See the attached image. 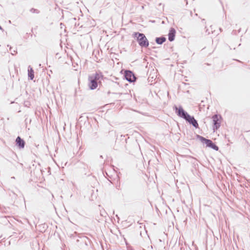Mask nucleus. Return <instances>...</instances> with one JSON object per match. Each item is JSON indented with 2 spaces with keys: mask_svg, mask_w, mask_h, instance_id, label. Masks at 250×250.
<instances>
[{
  "mask_svg": "<svg viewBox=\"0 0 250 250\" xmlns=\"http://www.w3.org/2000/svg\"><path fill=\"white\" fill-rule=\"evenodd\" d=\"M133 37L137 38V41L142 47H146L149 45V42L145 35L143 33L135 32Z\"/></svg>",
  "mask_w": 250,
  "mask_h": 250,
  "instance_id": "f257e3e1",
  "label": "nucleus"
},
{
  "mask_svg": "<svg viewBox=\"0 0 250 250\" xmlns=\"http://www.w3.org/2000/svg\"><path fill=\"white\" fill-rule=\"evenodd\" d=\"M197 137L203 143L206 144L207 146L215 150H218V147L216 145H215L212 141L207 139L200 135H197Z\"/></svg>",
  "mask_w": 250,
  "mask_h": 250,
  "instance_id": "f03ea898",
  "label": "nucleus"
},
{
  "mask_svg": "<svg viewBox=\"0 0 250 250\" xmlns=\"http://www.w3.org/2000/svg\"><path fill=\"white\" fill-rule=\"evenodd\" d=\"M176 112L177 113V115L181 117L184 118V119H186L187 117L188 116V114L186 112L183 108L182 107H180L179 108H178L177 107H175Z\"/></svg>",
  "mask_w": 250,
  "mask_h": 250,
  "instance_id": "7ed1b4c3",
  "label": "nucleus"
},
{
  "mask_svg": "<svg viewBox=\"0 0 250 250\" xmlns=\"http://www.w3.org/2000/svg\"><path fill=\"white\" fill-rule=\"evenodd\" d=\"M212 118L213 123V129L214 131L215 129L217 130L220 126L221 122L219 121L220 117H219L218 115L216 114L213 115Z\"/></svg>",
  "mask_w": 250,
  "mask_h": 250,
  "instance_id": "20e7f679",
  "label": "nucleus"
},
{
  "mask_svg": "<svg viewBox=\"0 0 250 250\" xmlns=\"http://www.w3.org/2000/svg\"><path fill=\"white\" fill-rule=\"evenodd\" d=\"M125 79L129 82H133L135 80V77L134 74L129 70H126L125 71Z\"/></svg>",
  "mask_w": 250,
  "mask_h": 250,
  "instance_id": "39448f33",
  "label": "nucleus"
},
{
  "mask_svg": "<svg viewBox=\"0 0 250 250\" xmlns=\"http://www.w3.org/2000/svg\"><path fill=\"white\" fill-rule=\"evenodd\" d=\"M88 81L89 82L88 83V86L89 88L91 90H94L96 89L98 86V83L97 81L93 79L92 78L90 77H88Z\"/></svg>",
  "mask_w": 250,
  "mask_h": 250,
  "instance_id": "423d86ee",
  "label": "nucleus"
},
{
  "mask_svg": "<svg viewBox=\"0 0 250 250\" xmlns=\"http://www.w3.org/2000/svg\"><path fill=\"white\" fill-rule=\"evenodd\" d=\"M185 120L190 124H191L194 127L196 128L198 127V123L193 116H191L188 115Z\"/></svg>",
  "mask_w": 250,
  "mask_h": 250,
  "instance_id": "0eeeda50",
  "label": "nucleus"
},
{
  "mask_svg": "<svg viewBox=\"0 0 250 250\" xmlns=\"http://www.w3.org/2000/svg\"><path fill=\"white\" fill-rule=\"evenodd\" d=\"M176 34V30L173 28H171L168 33V40L170 42H172L174 40Z\"/></svg>",
  "mask_w": 250,
  "mask_h": 250,
  "instance_id": "6e6552de",
  "label": "nucleus"
},
{
  "mask_svg": "<svg viewBox=\"0 0 250 250\" xmlns=\"http://www.w3.org/2000/svg\"><path fill=\"white\" fill-rule=\"evenodd\" d=\"M17 145L20 147L23 148L25 146V142L20 137L18 136L16 140Z\"/></svg>",
  "mask_w": 250,
  "mask_h": 250,
  "instance_id": "1a4fd4ad",
  "label": "nucleus"
},
{
  "mask_svg": "<svg viewBox=\"0 0 250 250\" xmlns=\"http://www.w3.org/2000/svg\"><path fill=\"white\" fill-rule=\"evenodd\" d=\"M28 76L29 78L31 80H32L34 78V72L30 66H29L28 68Z\"/></svg>",
  "mask_w": 250,
  "mask_h": 250,
  "instance_id": "9d476101",
  "label": "nucleus"
},
{
  "mask_svg": "<svg viewBox=\"0 0 250 250\" xmlns=\"http://www.w3.org/2000/svg\"><path fill=\"white\" fill-rule=\"evenodd\" d=\"M89 76L91 78H92L93 79L95 80V81H97L102 77V75L100 73H96L95 74L91 75Z\"/></svg>",
  "mask_w": 250,
  "mask_h": 250,
  "instance_id": "9b49d317",
  "label": "nucleus"
},
{
  "mask_svg": "<svg viewBox=\"0 0 250 250\" xmlns=\"http://www.w3.org/2000/svg\"><path fill=\"white\" fill-rule=\"evenodd\" d=\"M155 41L157 43L159 44H162L163 42H164L166 41V38L163 37L156 38Z\"/></svg>",
  "mask_w": 250,
  "mask_h": 250,
  "instance_id": "f8f14e48",
  "label": "nucleus"
},
{
  "mask_svg": "<svg viewBox=\"0 0 250 250\" xmlns=\"http://www.w3.org/2000/svg\"><path fill=\"white\" fill-rule=\"evenodd\" d=\"M30 11L32 13H39V11L38 10L34 9V8H31Z\"/></svg>",
  "mask_w": 250,
  "mask_h": 250,
  "instance_id": "ddd939ff",
  "label": "nucleus"
},
{
  "mask_svg": "<svg viewBox=\"0 0 250 250\" xmlns=\"http://www.w3.org/2000/svg\"><path fill=\"white\" fill-rule=\"evenodd\" d=\"M16 51H15V50L14 51V53L11 52V54H12L13 55H14L15 54H16Z\"/></svg>",
  "mask_w": 250,
  "mask_h": 250,
  "instance_id": "4468645a",
  "label": "nucleus"
},
{
  "mask_svg": "<svg viewBox=\"0 0 250 250\" xmlns=\"http://www.w3.org/2000/svg\"><path fill=\"white\" fill-rule=\"evenodd\" d=\"M0 30H2V28L0 26Z\"/></svg>",
  "mask_w": 250,
  "mask_h": 250,
  "instance_id": "2eb2a0df",
  "label": "nucleus"
},
{
  "mask_svg": "<svg viewBox=\"0 0 250 250\" xmlns=\"http://www.w3.org/2000/svg\"><path fill=\"white\" fill-rule=\"evenodd\" d=\"M11 178H12V179H15V177H12Z\"/></svg>",
  "mask_w": 250,
  "mask_h": 250,
  "instance_id": "dca6fc26",
  "label": "nucleus"
}]
</instances>
